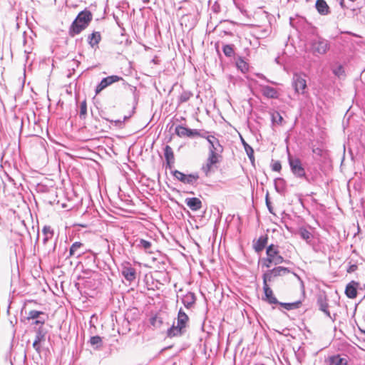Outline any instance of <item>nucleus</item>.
I'll return each mask as SVG.
<instances>
[{
    "label": "nucleus",
    "mask_w": 365,
    "mask_h": 365,
    "mask_svg": "<svg viewBox=\"0 0 365 365\" xmlns=\"http://www.w3.org/2000/svg\"><path fill=\"white\" fill-rule=\"evenodd\" d=\"M92 19L93 16L90 11L84 9L81 11L72 22L69 28V36L74 37L76 35L79 34L89 25Z\"/></svg>",
    "instance_id": "f257e3e1"
},
{
    "label": "nucleus",
    "mask_w": 365,
    "mask_h": 365,
    "mask_svg": "<svg viewBox=\"0 0 365 365\" xmlns=\"http://www.w3.org/2000/svg\"><path fill=\"white\" fill-rule=\"evenodd\" d=\"M262 299L265 300L269 304H274L272 307L273 309H278L284 314H286V312L294 311L299 309L302 305V300H297L293 302H279L277 298H262Z\"/></svg>",
    "instance_id": "f03ea898"
},
{
    "label": "nucleus",
    "mask_w": 365,
    "mask_h": 365,
    "mask_svg": "<svg viewBox=\"0 0 365 365\" xmlns=\"http://www.w3.org/2000/svg\"><path fill=\"white\" fill-rule=\"evenodd\" d=\"M310 48L314 55H324L329 50L330 43L328 40L317 36L311 41Z\"/></svg>",
    "instance_id": "7ed1b4c3"
},
{
    "label": "nucleus",
    "mask_w": 365,
    "mask_h": 365,
    "mask_svg": "<svg viewBox=\"0 0 365 365\" xmlns=\"http://www.w3.org/2000/svg\"><path fill=\"white\" fill-rule=\"evenodd\" d=\"M288 162L292 174L297 178L307 180L305 169L302 161L298 158H293L289 155Z\"/></svg>",
    "instance_id": "20e7f679"
},
{
    "label": "nucleus",
    "mask_w": 365,
    "mask_h": 365,
    "mask_svg": "<svg viewBox=\"0 0 365 365\" xmlns=\"http://www.w3.org/2000/svg\"><path fill=\"white\" fill-rule=\"evenodd\" d=\"M291 272H292L289 268L278 266L272 269L267 270L263 274L262 278L264 282H272L275 281L277 277L284 276Z\"/></svg>",
    "instance_id": "39448f33"
},
{
    "label": "nucleus",
    "mask_w": 365,
    "mask_h": 365,
    "mask_svg": "<svg viewBox=\"0 0 365 365\" xmlns=\"http://www.w3.org/2000/svg\"><path fill=\"white\" fill-rule=\"evenodd\" d=\"M266 255L274 261V265H277L283 262H289V261L285 260L284 257L279 255L278 245L271 244L267 246L266 250Z\"/></svg>",
    "instance_id": "423d86ee"
},
{
    "label": "nucleus",
    "mask_w": 365,
    "mask_h": 365,
    "mask_svg": "<svg viewBox=\"0 0 365 365\" xmlns=\"http://www.w3.org/2000/svg\"><path fill=\"white\" fill-rule=\"evenodd\" d=\"M120 273L124 279L130 283L135 282L136 279V269L129 262H123L121 264Z\"/></svg>",
    "instance_id": "0eeeda50"
},
{
    "label": "nucleus",
    "mask_w": 365,
    "mask_h": 365,
    "mask_svg": "<svg viewBox=\"0 0 365 365\" xmlns=\"http://www.w3.org/2000/svg\"><path fill=\"white\" fill-rule=\"evenodd\" d=\"M175 133L180 138H183V137H188V138L200 137L201 138V135H202L203 130H200L197 129H190L189 128L182 125H178L175 127Z\"/></svg>",
    "instance_id": "6e6552de"
},
{
    "label": "nucleus",
    "mask_w": 365,
    "mask_h": 365,
    "mask_svg": "<svg viewBox=\"0 0 365 365\" xmlns=\"http://www.w3.org/2000/svg\"><path fill=\"white\" fill-rule=\"evenodd\" d=\"M172 173L173 176L179 181L182 182L184 184H187L190 185H194L200 178L197 173L186 175L177 170L173 171Z\"/></svg>",
    "instance_id": "1a4fd4ad"
},
{
    "label": "nucleus",
    "mask_w": 365,
    "mask_h": 365,
    "mask_svg": "<svg viewBox=\"0 0 365 365\" xmlns=\"http://www.w3.org/2000/svg\"><path fill=\"white\" fill-rule=\"evenodd\" d=\"M201 138L207 140L209 152H223V146L220 143L219 140L215 136L210 135L208 131L203 130Z\"/></svg>",
    "instance_id": "9d476101"
},
{
    "label": "nucleus",
    "mask_w": 365,
    "mask_h": 365,
    "mask_svg": "<svg viewBox=\"0 0 365 365\" xmlns=\"http://www.w3.org/2000/svg\"><path fill=\"white\" fill-rule=\"evenodd\" d=\"M120 81H124V79L121 76L117 75H112L103 78L96 87V95L100 93L103 89L106 88L108 86Z\"/></svg>",
    "instance_id": "9b49d317"
},
{
    "label": "nucleus",
    "mask_w": 365,
    "mask_h": 365,
    "mask_svg": "<svg viewBox=\"0 0 365 365\" xmlns=\"http://www.w3.org/2000/svg\"><path fill=\"white\" fill-rule=\"evenodd\" d=\"M86 254L85 246L80 242H75L69 249V252L66 257V259L71 257L78 258Z\"/></svg>",
    "instance_id": "f8f14e48"
},
{
    "label": "nucleus",
    "mask_w": 365,
    "mask_h": 365,
    "mask_svg": "<svg viewBox=\"0 0 365 365\" xmlns=\"http://www.w3.org/2000/svg\"><path fill=\"white\" fill-rule=\"evenodd\" d=\"M292 86L296 93L303 94L307 88V81L300 74L294 73L292 78Z\"/></svg>",
    "instance_id": "ddd939ff"
},
{
    "label": "nucleus",
    "mask_w": 365,
    "mask_h": 365,
    "mask_svg": "<svg viewBox=\"0 0 365 365\" xmlns=\"http://www.w3.org/2000/svg\"><path fill=\"white\" fill-rule=\"evenodd\" d=\"M317 306L319 309L326 316L329 317L332 322L336 320V314L334 313L333 315L331 314L330 309L331 308V306H330L327 302V298H318Z\"/></svg>",
    "instance_id": "4468645a"
},
{
    "label": "nucleus",
    "mask_w": 365,
    "mask_h": 365,
    "mask_svg": "<svg viewBox=\"0 0 365 365\" xmlns=\"http://www.w3.org/2000/svg\"><path fill=\"white\" fill-rule=\"evenodd\" d=\"M165 315L166 314L165 312L160 310L151 316L150 318V324L155 329L160 328L164 322Z\"/></svg>",
    "instance_id": "2eb2a0df"
},
{
    "label": "nucleus",
    "mask_w": 365,
    "mask_h": 365,
    "mask_svg": "<svg viewBox=\"0 0 365 365\" xmlns=\"http://www.w3.org/2000/svg\"><path fill=\"white\" fill-rule=\"evenodd\" d=\"M267 241V235H261L257 240L253 241V249L257 253L261 252L265 248Z\"/></svg>",
    "instance_id": "dca6fc26"
},
{
    "label": "nucleus",
    "mask_w": 365,
    "mask_h": 365,
    "mask_svg": "<svg viewBox=\"0 0 365 365\" xmlns=\"http://www.w3.org/2000/svg\"><path fill=\"white\" fill-rule=\"evenodd\" d=\"M185 329L178 324H175L174 322L173 325L168 329L167 336L168 337L180 336L184 334Z\"/></svg>",
    "instance_id": "f3484780"
},
{
    "label": "nucleus",
    "mask_w": 365,
    "mask_h": 365,
    "mask_svg": "<svg viewBox=\"0 0 365 365\" xmlns=\"http://www.w3.org/2000/svg\"><path fill=\"white\" fill-rule=\"evenodd\" d=\"M185 202L192 211L200 210L202 207V202L197 197H187L185 200Z\"/></svg>",
    "instance_id": "a211bd4d"
},
{
    "label": "nucleus",
    "mask_w": 365,
    "mask_h": 365,
    "mask_svg": "<svg viewBox=\"0 0 365 365\" xmlns=\"http://www.w3.org/2000/svg\"><path fill=\"white\" fill-rule=\"evenodd\" d=\"M261 91L268 98H277L279 96L277 89L269 86H261Z\"/></svg>",
    "instance_id": "6ab92c4d"
},
{
    "label": "nucleus",
    "mask_w": 365,
    "mask_h": 365,
    "mask_svg": "<svg viewBox=\"0 0 365 365\" xmlns=\"http://www.w3.org/2000/svg\"><path fill=\"white\" fill-rule=\"evenodd\" d=\"M315 7L321 15H327L330 13L329 6L325 0H317Z\"/></svg>",
    "instance_id": "aec40b11"
},
{
    "label": "nucleus",
    "mask_w": 365,
    "mask_h": 365,
    "mask_svg": "<svg viewBox=\"0 0 365 365\" xmlns=\"http://www.w3.org/2000/svg\"><path fill=\"white\" fill-rule=\"evenodd\" d=\"M358 282L351 281L349 283L345 289V294L346 297H356L358 294L357 288H358Z\"/></svg>",
    "instance_id": "412c9836"
},
{
    "label": "nucleus",
    "mask_w": 365,
    "mask_h": 365,
    "mask_svg": "<svg viewBox=\"0 0 365 365\" xmlns=\"http://www.w3.org/2000/svg\"><path fill=\"white\" fill-rule=\"evenodd\" d=\"M101 40V33L98 31H94L88 36V43L91 48L98 46V44Z\"/></svg>",
    "instance_id": "4be33fe9"
},
{
    "label": "nucleus",
    "mask_w": 365,
    "mask_h": 365,
    "mask_svg": "<svg viewBox=\"0 0 365 365\" xmlns=\"http://www.w3.org/2000/svg\"><path fill=\"white\" fill-rule=\"evenodd\" d=\"M329 359L331 365H348L347 359L341 357L339 354L331 356Z\"/></svg>",
    "instance_id": "5701e85b"
},
{
    "label": "nucleus",
    "mask_w": 365,
    "mask_h": 365,
    "mask_svg": "<svg viewBox=\"0 0 365 365\" xmlns=\"http://www.w3.org/2000/svg\"><path fill=\"white\" fill-rule=\"evenodd\" d=\"M188 320V316L185 313L182 309L180 308L178 314L177 324H178V325H180L181 327L185 329Z\"/></svg>",
    "instance_id": "b1692460"
},
{
    "label": "nucleus",
    "mask_w": 365,
    "mask_h": 365,
    "mask_svg": "<svg viewBox=\"0 0 365 365\" xmlns=\"http://www.w3.org/2000/svg\"><path fill=\"white\" fill-rule=\"evenodd\" d=\"M42 232L43 235V243L46 245L47 242L51 240L53 237V230L51 226L45 225L43 227Z\"/></svg>",
    "instance_id": "393cba45"
},
{
    "label": "nucleus",
    "mask_w": 365,
    "mask_h": 365,
    "mask_svg": "<svg viewBox=\"0 0 365 365\" xmlns=\"http://www.w3.org/2000/svg\"><path fill=\"white\" fill-rule=\"evenodd\" d=\"M88 342L94 349H100L103 346L102 337L98 335L91 336Z\"/></svg>",
    "instance_id": "a878e982"
},
{
    "label": "nucleus",
    "mask_w": 365,
    "mask_h": 365,
    "mask_svg": "<svg viewBox=\"0 0 365 365\" xmlns=\"http://www.w3.org/2000/svg\"><path fill=\"white\" fill-rule=\"evenodd\" d=\"M222 152H209L207 160H208L210 163L217 164L222 158Z\"/></svg>",
    "instance_id": "bb28decb"
},
{
    "label": "nucleus",
    "mask_w": 365,
    "mask_h": 365,
    "mask_svg": "<svg viewBox=\"0 0 365 365\" xmlns=\"http://www.w3.org/2000/svg\"><path fill=\"white\" fill-rule=\"evenodd\" d=\"M164 156L166 162L175 163V157L172 148L170 145H165L164 148Z\"/></svg>",
    "instance_id": "cd10ccee"
},
{
    "label": "nucleus",
    "mask_w": 365,
    "mask_h": 365,
    "mask_svg": "<svg viewBox=\"0 0 365 365\" xmlns=\"http://www.w3.org/2000/svg\"><path fill=\"white\" fill-rule=\"evenodd\" d=\"M86 263L91 267H96V255L93 252H88L83 255Z\"/></svg>",
    "instance_id": "c85d7f7f"
},
{
    "label": "nucleus",
    "mask_w": 365,
    "mask_h": 365,
    "mask_svg": "<svg viewBox=\"0 0 365 365\" xmlns=\"http://www.w3.org/2000/svg\"><path fill=\"white\" fill-rule=\"evenodd\" d=\"M299 235L303 240H306L307 243H309V242L313 237L312 233L305 227L299 228Z\"/></svg>",
    "instance_id": "c756f323"
},
{
    "label": "nucleus",
    "mask_w": 365,
    "mask_h": 365,
    "mask_svg": "<svg viewBox=\"0 0 365 365\" xmlns=\"http://www.w3.org/2000/svg\"><path fill=\"white\" fill-rule=\"evenodd\" d=\"M236 66L243 73H245L249 69L248 63L241 57L236 61Z\"/></svg>",
    "instance_id": "7c9ffc66"
},
{
    "label": "nucleus",
    "mask_w": 365,
    "mask_h": 365,
    "mask_svg": "<svg viewBox=\"0 0 365 365\" xmlns=\"http://www.w3.org/2000/svg\"><path fill=\"white\" fill-rule=\"evenodd\" d=\"M271 120L273 125H282L283 122V118L278 111L271 112Z\"/></svg>",
    "instance_id": "2f4dec72"
},
{
    "label": "nucleus",
    "mask_w": 365,
    "mask_h": 365,
    "mask_svg": "<svg viewBox=\"0 0 365 365\" xmlns=\"http://www.w3.org/2000/svg\"><path fill=\"white\" fill-rule=\"evenodd\" d=\"M234 48L233 44H225L222 46V51L227 57H232L235 55Z\"/></svg>",
    "instance_id": "473e14b6"
},
{
    "label": "nucleus",
    "mask_w": 365,
    "mask_h": 365,
    "mask_svg": "<svg viewBox=\"0 0 365 365\" xmlns=\"http://www.w3.org/2000/svg\"><path fill=\"white\" fill-rule=\"evenodd\" d=\"M215 165V163H210L208 160H206V163L202 165L201 170L207 177L210 176V173L213 172L212 168Z\"/></svg>",
    "instance_id": "72a5a7b5"
},
{
    "label": "nucleus",
    "mask_w": 365,
    "mask_h": 365,
    "mask_svg": "<svg viewBox=\"0 0 365 365\" xmlns=\"http://www.w3.org/2000/svg\"><path fill=\"white\" fill-rule=\"evenodd\" d=\"M46 333H47L46 330H45L43 327H40L36 330L35 339L40 342L45 341V336H46Z\"/></svg>",
    "instance_id": "f704fd0d"
},
{
    "label": "nucleus",
    "mask_w": 365,
    "mask_h": 365,
    "mask_svg": "<svg viewBox=\"0 0 365 365\" xmlns=\"http://www.w3.org/2000/svg\"><path fill=\"white\" fill-rule=\"evenodd\" d=\"M192 96V93L188 91H184L179 96V103L187 102Z\"/></svg>",
    "instance_id": "c9c22d12"
},
{
    "label": "nucleus",
    "mask_w": 365,
    "mask_h": 365,
    "mask_svg": "<svg viewBox=\"0 0 365 365\" xmlns=\"http://www.w3.org/2000/svg\"><path fill=\"white\" fill-rule=\"evenodd\" d=\"M44 313L41 311L31 310L29 313V316L27 317L28 319H35L42 317L44 316Z\"/></svg>",
    "instance_id": "e433bc0d"
},
{
    "label": "nucleus",
    "mask_w": 365,
    "mask_h": 365,
    "mask_svg": "<svg viewBox=\"0 0 365 365\" xmlns=\"http://www.w3.org/2000/svg\"><path fill=\"white\" fill-rule=\"evenodd\" d=\"M245 152L247 155L250 160L253 164L255 162V157H254V150L250 145H245Z\"/></svg>",
    "instance_id": "4c0bfd02"
},
{
    "label": "nucleus",
    "mask_w": 365,
    "mask_h": 365,
    "mask_svg": "<svg viewBox=\"0 0 365 365\" xmlns=\"http://www.w3.org/2000/svg\"><path fill=\"white\" fill-rule=\"evenodd\" d=\"M87 114V104L86 101H83L80 105V117L85 118Z\"/></svg>",
    "instance_id": "58836bf2"
},
{
    "label": "nucleus",
    "mask_w": 365,
    "mask_h": 365,
    "mask_svg": "<svg viewBox=\"0 0 365 365\" xmlns=\"http://www.w3.org/2000/svg\"><path fill=\"white\" fill-rule=\"evenodd\" d=\"M333 73L339 78L344 76V69L341 65H339L332 70Z\"/></svg>",
    "instance_id": "ea45409f"
},
{
    "label": "nucleus",
    "mask_w": 365,
    "mask_h": 365,
    "mask_svg": "<svg viewBox=\"0 0 365 365\" xmlns=\"http://www.w3.org/2000/svg\"><path fill=\"white\" fill-rule=\"evenodd\" d=\"M269 282H264L263 280V289L264 292V297H273L272 290L268 285Z\"/></svg>",
    "instance_id": "a19ab883"
},
{
    "label": "nucleus",
    "mask_w": 365,
    "mask_h": 365,
    "mask_svg": "<svg viewBox=\"0 0 365 365\" xmlns=\"http://www.w3.org/2000/svg\"><path fill=\"white\" fill-rule=\"evenodd\" d=\"M138 247H142L144 250H147L150 248L151 242L148 241V240H143V239H140L139 240L138 244Z\"/></svg>",
    "instance_id": "79ce46f5"
},
{
    "label": "nucleus",
    "mask_w": 365,
    "mask_h": 365,
    "mask_svg": "<svg viewBox=\"0 0 365 365\" xmlns=\"http://www.w3.org/2000/svg\"><path fill=\"white\" fill-rule=\"evenodd\" d=\"M284 184V180L283 178H278L274 180V187L277 192H280V187H282Z\"/></svg>",
    "instance_id": "37998d69"
},
{
    "label": "nucleus",
    "mask_w": 365,
    "mask_h": 365,
    "mask_svg": "<svg viewBox=\"0 0 365 365\" xmlns=\"http://www.w3.org/2000/svg\"><path fill=\"white\" fill-rule=\"evenodd\" d=\"M272 264H274V261L268 256H267V257L263 258L262 259V267H265L266 268H269Z\"/></svg>",
    "instance_id": "c03bdc74"
},
{
    "label": "nucleus",
    "mask_w": 365,
    "mask_h": 365,
    "mask_svg": "<svg viewBox=\"0 0 365 365\" xmlns=\"http://www.w3.org/2000/svg\"><path fill=\"white\" fill-rule=\"evenodd\" d=\"M182 302L184 304L185 307L187 308L191 307L195 303L196 298H191V301L188 302L185 300V298H181Z\"/></svg>",
    "instance_id": "a18cd8bd"
},
{
    "label": "nucleus",
    "mask_w": 365,
    "mask_h": 365,
    "mask_svg": "<svg viewBox=\"0 0 365 365\" xmlns=\"http://www.w3.org/2000/svg\"><path fill=\"white\" fill-rule=\"evenodd\" d=\"M282 169V165L279 161H275L272 165V170L275 172H279Z\"/></svg>",
    "instance_id": "49530a36"
},
{
    "label": "nucleus",
    "mask_w": 365,
    "mask_h": 365,
    "mask_svg": "<svg viewBox=\"0 0 365 365\" xmlns=\"http://www.w3.org/2000/svg\"><path fill=\"white\" fill-rule=\"evenodd\" d=\"M83 273L86 275H91L94 277H97L98 275V272L93 271L91 268L83 270Z\"/></svg>",
    "instance_id": "de8ad7c7"
},
{
    "label": "nucleus",
    "mask_w": 365,
    "mask_h": 365,
    "mask_svg": "<svg viewBox=\"0 0 365 365\" xmlns=\"http://www.w3.org/2000/svg\"><path fill=\"white\" fill-rule=\"evenodd\" d=\"M41 342L37 341V340H34V343H33V348L38 353L40 354L41 353V346H40V344Z\"/></svg>",
    "instance_id": "09e8293b"
},
{
    "label": "nucleus",
    "mask_w": 365,
    "mask_h": 365,
    "mask_svg": "<svg viewBox=\"0 0 365 365\" xmlns=\"http://www.w3.org/2000/svg\"><path fill=\"white\" fill-rule=\"evenodd\" d=\"M35 321L33 322V324L35 325H43L45 323L46 319L45 317H40L38 319H35Z\"/></svg>",
    "instance_id": "8fccbe9b"
},
{
    "label": "nucleus",
    "mask_w": 365,
    "mask_h": 365,
    "mask_svg": "<svg viewBox=\"0 0 365 365\" xmlns=\"http://www.w3.org/2000/svg\"><path fill=\"white\" fill-rule=\"evenodd\" d=\"M265 201H266V205L270 213H273V211H272V207L271 206V202L269 200V194L267 193V195H266V197H265Z\"/></svg>",
    "instance_id": "3c124183"
},
{
    "label": "nucleus",
    "mask_w": 365,
    "mask_h": 365,
    "mask_svg": "<svg viewBox=\"0 0 365 365\" xmlns=\"http://www.w3.org/2000/svg\"><path fill=\"white\" fill-rule=\"evenodd\" d=\"M358 288L357 292L359 294H363L361 292L365 289V284H361L358 282ZM364 297H365V293L364 294Z\"/></svg>",
    "instance_id": "603ef678"
},
{
    "label": "nucleus",
    "mask_w": 365,
    "mask_h": 365,
    "mask_svg": "<svg viewBox=\"0 0 365 365\" xmlns=\"http://www.w3.org/2000/svg\"><path fill=\"white\" fill-rule=\"evenodd\" d=\"M358 268V266L355 264H350L349 266V267L347 268V272L349 273H351V272H355Z\"/></svg>",
    "instance_id": "864d4df0"
},
{
    "label": "nucleus",
    "mask_w": 365,
    "mask_h": 365,
    "mask_svg": "<svg viewBox=\"0 0 365 365\" xmlns=\"http://www.w3.org/2000/svg\"><path fill=\"white\" fill-rule=\"evenodd\" d=\"M257 76L261 78H263V79H265L267 81L269 82V80H267L265 76L263 75V74H257ZM270 83H273V84H276V83L273 82V81H270Z\"/></svg>",
    "instance_id": "5fc2aeb1"
},
{
    "label": "nucleus",
    "mask_w": 365,
    "mask_h": 365,
    "mask_svg": "<svg viewBox=\"0 0 365 365\" xmlns=\"http://www.w3.org/2000/svg\"><path fill=\"white\" fill-rule=\"evenodd\" d=\"M166 168H169V169H171L172 167L173 166V164L174 163H168V162H166Z\"/></svg>",
    "instance_id": "6e6d98bb"
},
{
    "label": "nucleus",
    "mask_w": 365,
    "mask_h": 365,
    "mask_svg": "<svg viewBox=\"0 0 365 365\" xmlns=\"http://www.w3.org/2000/svg\"><path fill=\"white\" fill-rule=\"evenodd\" d=\"M339 4L342 9H345L344 0H339Z\"/></svg>",
    "instance_id": "4d7b16f0"
},
{
    "label": "nucleus",
    "mask_w": 365,
    "mask_h": 365,
    "mask_svg": "<svg viewBox=\"0 0 365 365\" xmlns=\"http://www.w3.org/2000/svg\"><path fill=\"white\" fill-rule=\"evenodd\" d=\"M8 303H9V305H8V310L11 308V304L13 303L12 300L9 298L8 299Z\"/></svg>",
    "instance_id": "13d9d810"
},
{
    "label": "nucleus",
    "mask_w": 365,
    "mask_h": 365,
    "mask_svg": "<svg viewBox=\"0 0 365 365\" xmlns=\"http://www.w3.org/2000/svg\"><path fill=\"white\" fill-rule=\"evenodd\" d=\"M242 144H243V145H244V148L245 149V145H249V144H248V143H247L245 142V140H243V139H242Z\"/></svg>",
    "instance_id": "bf43d9fd"
},
{
    "label": "nucleus",
    "mask_w": 365,
    "mask_h": 365,
    "mask_svg": "<svg viewBox=\"0 0 365 365\" xmlns=\"http://www.w3.org/2000/svg\"><path fill=\"white\" fill-rule=\"evenodd\" d=\"M121 123H122V121L120 120H115V125L120 124Z\"/></svg>",
    "instance_id": "052dcab7"
},
{
    "label": "nucleus",
    "mask_w": 365,
    "mask_h": 365,
    "mask_svg": "<svg viewBox=\"0 0 365 365\" xmlns=\"http://www.w3.org/2000/svg\"><path fill=\"white\" fill-rule=\"evenodd\" d=\"M56 242H54V244H53V248H52V251H53V252H54V250H55V249H56Z\"/></svg>",
    "instance_id": "680f3d73"
},
{
    "label": "nucleus",
    "mask_w": 365,
    "mask_h": 365,
    "mask_svg": "<svg viewBox=\"0 0 365 365\" xmlns=\"http://www.w3.org/2000/svg\"><path fill=\"white\" fill-rule=\"evenodd\" d=\"M133 93H135L136 91V88L135 87H133Z\"/></svg>",
    "instance_id": "e2e57ef3"
},
{
    "label": "nucleus",
    "mask_w": 365,
    "mask_h": 365,
    "mask_svg": "<svg viewBox=\"0 0 365 365\" xmlns=\"http://www.w3.org/2000/svg\"><path fill=\"white\" fill-rule=\"evenodd\" d=\"M293 274H294V276H296L298 279H300V278H299V277L297 274H295V273H294V272H293Z\"/></svg>",
    "instance_id": "0e129e2a"
},
{
    "label": "nucleus",
    "mask_w": 365,
    "mask_h": 365,
    "mask_svg": "<svg viewBox=\"0 0 365 365\" xmlns=\"http://www.w3.org/2000/svg\"><path fill=\"white\" fill-rule=\"evenodd\" d=\"M125 293L124 292H120V294H122V295H123V297L125 295Z\"/></svg>",
    "instance_id": "69168bd1"
},
{
    "label": "nucleus",
    "mask_w": 365,
    "mask_h": 365,
    "mask_svg": "<svg viewBox=\"0 0 365 365\" xmlns=\"http://www.w3.org/2000/svg\"><path fill=\"white\" fill-rule=\"evenodd\" d=\"M360 330H361V331L363 334H365V330H363V329H360Z\"/></svg>",
    "instance_id": "338daca9"
},
{
    "label": "nucleus",
    "mask_w": 365,
    "mask_h": 365,
    "mask_svg": "<svg viewBox=\"0 0 365 365\" xmlns=\"http://www.w3.org/2000/svg\"><path fill=\"white\" fill-rule=\"evenodd\" d=\"M66 252H67V249H66V248H65V249H64V254H66Z\"/></svg>",
    "instance_id": "774afa93"
}]
</instances>
